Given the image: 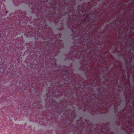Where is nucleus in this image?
Listing matches in <instances>:
<instances>
[{
    "mask_svg": "<svg viewBox=\"0 0 134 134\" xmlns=\"http://www.w3.org/2000/svg\"><path fill=\"white\" fill-rule=\"evenodd\" d=\"M75 13H73L71 11L69 12L68 13V15L69 16H71V17H70V18L68 21V22H70L69 23L70 24L72 27H73L74 25H76V29L78 30V25L79 24V22L78 21L80 20L79 16H76L75 15Z\"/></svg>",
    "mask_w": 134,
    "mask_h": 134,
    "instance_id": "f257e3e1",
    "label": "nucleus"
},
{
    "mask_svg": "<svg viewBox=\"0 0 134 134\" xmlns=\"http://www.w3.org/2000/svg\"><path fill=\"white\" fill-rule=\"evenodd\" d=\"M90 21L86 19H84L81 23L78 25V31L82 32L84 31L86 26H89L90 25Z\"/></svg>",
    "mask_w": 134,
    "mask_h": 134,
    "instance_id": "f03ea898",
    "label": "nucleus"
},
{
    "mask_svg": "<svg viewBox=\"0 0 134 134\" xmlns=\"http://www.w3.org/2000/svg\"><path fill=\"white\" fill-rule=\"evenodd\" d=\"M93 15L92 14H87L86 15V17L87 18L90 17V19H91V17H93Z\"/></svg>",
    "mask_w": 134,
    "mask_h": 134,
    "instance_id": "7ed1b4c3",
    "label": "nucleus"
},
{
    "mask_svg": "<svg viewBox=\"0 0 134 134\" xmlns=\"http://www.w3.org/2000/svg\"><path fill=\"white\" fill-rule=\"evenodd\" d=\"M91 23L92 25H94V21L93 20L91 21Z\"/></svg>",
    "mask_w": 134,
    "mask_h": 134,
    "instance_id": "20e7f679",
    "label": "nucleus"
},
{
    "mask_svg": "<svg viewBox=\"0 0 134 134\" xmlns=\"http://www.w3.org/2000/svg\"><path fill=\"white\" fill-rule=\"evenodd\" d=\"M83 51V49H79V50L78 52H82Z\"/></svg>",
    "mask_w": 134,
    "mask_h": 134,
    "instance_id": "39448f33",
    "label": "nucleus"
},
{
    "mask_svg": "<svg viewBox=\"0 0 134 134\" xmlns=\"http://www.w3.org/2000/svg\"><path fill=\"white\" fill-rule=\"evenodd\" d=\"M127 122H128V124H129V125H130V123H131L130 121V120H128L127 121Z\"/></svg>",
    "mask_w": 134,
    "mask_h": 134,
    "instance_id": "423d86ee",
    "label": "nucleus"
},
{
    "mask_svg": "<svg viewBox=\"0 0 134 134\" xmlns=\"http://www.w3.org/2000/svg\"><path fill=\"white\" fill-rule=\"evenodd\" d=\"M78 85L80 86H81V83L80 82H79L78 83Z\"/></svg>",
    "mask_w": 134,
    "mask_h": 134,
    "instance_id": "0eeeda50",
    "label": "nucleus"
},
{
    "mask_svg": "<svg viewBox=\"0 0 134 134\" xmlns=\"http://www.w3.org/2000/svg\"><path fill=\"white\" fill-rule=\"evenodd\" d=\"M62 77V78H63V79H64V76H63H63H61Z\"/></svg>",
    "mask_w": 134,
    "mask_h": 134,
    "instance_id": "6e6552de",
    "label": "nucleus"
},
{
    "mask_svg": "<svg viewBox=\"0 0 134 134\" xmlns=\"http://www.w3.org/2000/svg\"><path fill=\"white\" fill-rule=\"evenodd\" d=\"M67 72V71H66L65 72H64V73H65V74H66Z\"/></svg>",
    "mask_w": 134,
    "mask_h": 134,
    "instance_id": "1a4fd4ad",
    "label": "nucleus"
},
{
    "mask_svg": "<svg viewBox=\"0 0 134 134\" xmlns=\"http://www.w3.org/2000/svg\"><path fill=\"white\" fill-rule=\"evenodd\" d=\"M79 10H77V13H79Z\"/></svg>",
    "mask_w": 134,
    "mask_h": 134,
    "instance_id": "9d476101",
    "label": "nucleus"
},
{
    "mask_svg": "<svg viewBox=\"0 0 134 134\" xmlns=\"http://www.w3.org/2000/svg\"><path fill=\"white\" fill-rule=\"evenodd\" d=\"M132 116H134V115H132Z\"/></svg>",
    "mask_w": 134,
    "mask_h": 134,
    "instance_id": "9b49d317",
    "label": "nucleus"
},
{
    "mask_svg": "<svg viewBox=\"0 0 134 134\" xmlns=\"http://www.w3.org/2000/svg\"><path fill=\"white\" fill-rule=\"evenodd\" d=\"M64 4H66V3H65V2H64Z\"/></svg>",
    "mask_w": 134,
    "mask_h": 134,
    "instance_id": "f8f14e48",
    "label": "nucleus"
}]
</instances>
